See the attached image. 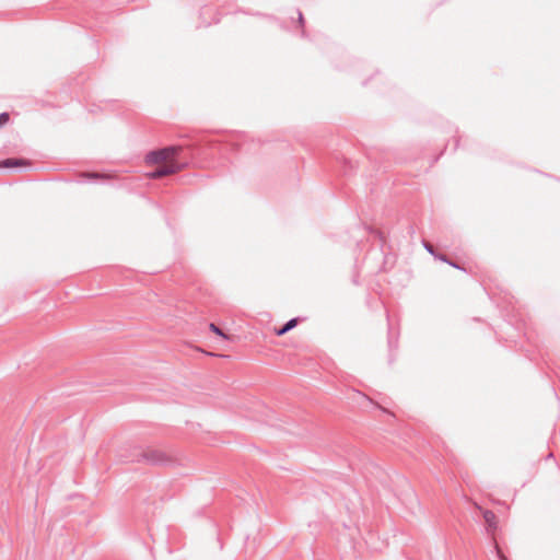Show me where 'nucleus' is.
<instances>
[{"instance_id":"1","label":"nucleus","mask_w":560,"mask_h":560,"mask_svg":"<svg viewBox=\"0 0 560 560\" xmlns=\"http://www.w3.org/2000/svg\"><path fill=\"white\" fill-rule=\"evenodd\" d=\"M126 458L132 463H145L152 466H167L174 463V457L171 453L154 447L143 448L137 446L133 448L132 455Z\"/></svg>"},{"instance_id":"2","label":"nucleus","mask_w":560,"mask_h":560,"mask_svg":"<svg viewBox=\"0 0 560 560\" xmlns=\"http://www.w3.org/2000/svg\"><path fill=\"white\" fill-rule=\"evenodd\" d=\"M482 516H483L485 524H486V530L493 538L494 550L497 552L499 560H509L508 557L502 552L498 542L494 540V534L498 529L497 515L494 514V512H492L490 510H482Z\"/></svg>"},{"instance_id":"3","label":"nucleus","mask_w":560,"mask_h":560,"mask_svg":"<svg viewBox=\"0 0 560 560\" xmlns=\"http://www.w3.org/2000/svg\"><path fill=\"white\" fill-rule=\"evenodd\" d=\"M182 147L179 145H170L159 150L151 151L147 154L145 161L150 164H158L165 161H168L173 156L179 153Z\"/></svg>"},{"instance_id":"4","label":"nucleus","mask_w":560,"mask_h":560,"mask_svg":"<svg viewBox=\"0 0 560 560\" xmlns=\"http://www.w3.org/2000/svg\"><path fill=\"white\" fill-rule=\"evenodd\" d=\"M180 168L182 166L178 163L172 162L171 164L158 167L155 171L150 173V177L154 179L162 178L164 176L178 172Z\"/></svg>"},{"instance_id":"5","label":"nucleus","mask_w":560,"mask_h":560,"mask_svg":"<svg viewBox=\"0 0 560 560\" xmlns=\"http://www.w3.org/2000/svg\"><path fill=\"white\" fill-rule=\"evenodd\" d=\"M32 162L23 158H9L0 161V168L30 167Z\"/></svg>"},{"instance_id":"6","label":"nucleus","mask_w":560,"mask_h":560,"mask_svg":"<svg viewBox=\"0 0 560 560\" xmlns=\"http://www.w3.org/2000/svg\"><path fill=\"white\" fill-rule=\"evenodd\" d=\"M299 318H291L284 325H282L279 329L276 330L278 336L285 335L291 329H293L298 325Z\"/></svg>"},{"instance_id":"7","label":"nucleus","mask_w":560,"mask_h":560,"mask_svg":"<svg viewBox=\"0 0 560 560\" xmlns=\"http://www.w3.org/2000/svg\"><path fill=\"white\" fill-rule=\"evenodd\" d=\"M209 328H210V330H211L212 332H214L215 335H218V336H220V337H222V338H224V339H228V336H226V335L223 332V330H222L220 327H218L215 324L211 323V324L209 325Z\"/></svg>"},{"instance_id":"8","label":"nucleus","mask_w":560,"mask_h":560,"mask_svg":"<svg viewBox=\"0 0 560 560\" xmlns=\"http://www.w3.org/2000/svg\"><path fill=\"white\" fill-rule=\"evenodd\" d=\"M423 247L425 248V250L431 254L432 256H434L436 253H435V249H434V246L427 242V241H423Z\"/></svg>"},{"instance_id":"9","label":"nucleus","mask_w":560,"mask_h":560,"mask_svg":"<svg viewBox=\"0 0 560 560\" xmlns=\"http://www.w3.org/2000/svg\"><path fill=\"white\" fill-rule=\"evenodd\" d=\"M10 119V116L8 113H1L0 114V127L7 124Z\"/></svg>"},{"instance_id":"10","label":"nucleus","mask_w":560,"mask_h":560,"mask_svg":"<svg viewBox=\"0 0 560 560\" xmlns=\"http://www.w3.org/2000/svg\"><path fill=\"white\" fill-rule=\"evenodd\" d=\"M434 257L440 259L441 261H444V262L448 264V258L444 254H435Z\"/></svg>"},{"instance_id":"11","label":"nucleus","mask_w":560,"mask_h":560,"mask_svg":"<svg viewBox=\"0 0 560 560\" xmlns=\"http://www.w3.org/2000/svg\"><path fill=\"white\" fill-rule=\"evenodd\" d=\"M86 176H88L89 178H102V177H104V176H103L102 174H100V173H89Z\"/></svg>"},{"instance_id":"12","label":"nucleus","mask_w":560,"mask_h":560,"mask_svg":"<svg viewBox=\"0 0 560 560\" xmlns=\"http://www.w3.org/2000/svg\"><path fill=\"white\" fill-rule=\"evenodd\" d=\"M448 265H451V266H452V267H454V268H457V269L463 270V268H460L456 262H453V261H451V260H448Z\"/></svg>"},{"instance_id":"13","label":"nucleus","mask_w":560,"mask_h":560,"mask_svg":"<svg viewBox=\"0 0 560 560\" xmlns=\"http://www.w3.org/2000/svg\"><path fill=\"white\" fill-rule=\"evenodd\" d=\"M299 22H300V24H302V25H303V23H304L303 14H302V12H300V11H299Z\"/></svg>"}]
</instances>
